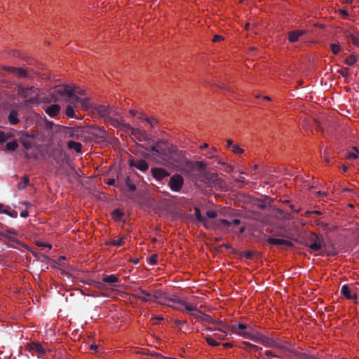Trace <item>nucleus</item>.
<instances>
[{
	"label": "nucleus",
	"mask_w": 359,
	"mask_h": 359,
	"mask_svg": "<svg viewBox=\"0 0 359 359\" xmlns=\"http://www.w3.org/2000/svg\"><path fill=\"white\" fill-rule=\"evenodd\" d=\"M168 162L178 171L188 175L191 178H197L196 170H203L204 163L201 161H191L186 157L185 152L173 146L168 155Z\"/></svg>",
	"instance_id": "obj_1"
},
{
	"label": "nucleus",
	"mask_w": 359,
	"mask_h": 359,
	"mask_svg": "<svg viewBox=\"0 0 359 359\" xmlns=\"http://www.w3.org/2000/svg\"><path fill=\"white\" fill-rule=\"evenodd\" d=\"M199 174L196 173L197 178H191L192 180H199L207 185L208 187L215 189L219 191H226V185L224 180L219 177L217 173L211 172L206 170V165L204 163L203 170H197Z\"/></svg>",
	"instance_id": "obj_2"
},
{
	"label": "nucleus",
	"mask_w": 359,
	"mask_h": 359,
	"mask_svg": "<svg viewBox=\"0 0 359 359\" xmlns=\"http://www.w3.org/2000/svg\"><path fill=\"white\" fill-rule=\"evenodd\" d=\"M172 147L173 145L170 144L168 141L161 140L152 145L148 151L166 160Z\"/></svg>",
	"instance_id": "obj_3"
},
{
	"label": "nucleus",
	"mask_w": 359,
	"mask_h": 359,
	"mask_svg": "<svg viewBox=\"0 0 359 359\" xmlns=\"http://www.w3.org/2000/svg\"><path fill=\"white\" fill-rule=\"evenodd\" d=\"M54 93L60 97H65V100L70 104H74L81 100V97L75 95V90L69 86H59L54 90Z\"/></svg>",
	"instance_id": "obj_4"
},
{
	"label": "nucleus",
	"mask_w": 359,
	"mask_h": 359,
	"mask_svg": "<svg viewBox=\"0 0 359 359\" xmlns=\"http://www.w3.org/2000/svg\"><path fill=\"white\" fill-rule=\"evenodd\" d=\"M83 134L85 142H88L95 138H102L106 136V131L103 128L96 125L82 126Z\"/></svg>",
	"instance_id": "obj_5"
},
{
	"label": "nucleus",
	"mask_w": 359,
	"mask_h": 359,
	"mask_svg": "<svg viewBox=\"0 0 359 359\" xmlns=\"http://www.w3.org/2000/svg\"><path fill=\"white\" fill-rule=\"evenodd\" d=\"M18 94L19 95L25 99L26 102L33 103L37 101L39 92L38 88H34V86H27L24 87L20 86L18 87Z\"/></svg>",
	"instance_id": "obj_6"
},
{
	"label": "nucleus",
	"mask_w": 359,
	"mask_h": 359,
	"mask_svg": "<svg viewBox=\"0 0 359 359\" xmlns=\"http://www.w3.org/2000/svg\"><path fill=\"white\" fill-rule=\"evenodd\" d=\"M229 327L231 329V331L236 333V334L257 343H261L262 338L264 336L260 332L251 328L248 331H238L235 325H231Z\"/></svg>",
	"instance_id": "obj_7"
},
{
	"label": "nucleus",
	"mask_w": 359,
	"mask_h": 359,
	"mask_svg": "<svg viewBox=\"0 0 359 359\" xmlns=\"http://www.w3.org/2000/svg\"><path fill=\"white\" fill-rule=\"evenodd\" d=\"M106 121L109 122L110 125H111L113 127L118 128L119 130L123 131L131 130L132 134L141 133V130L140 129H135L132 128L129 123H127L124 121V119L122 117L118 118L109 116Z\"/></svg>",
	"instance_id": "obj_8"
},
{
	"label": "nucleus",
	"mask_w": 359,
	"mask_h": 359,
	"mask_svg": "<svg viewBox=\"0 0 359 359\" xmlns=\"http://www.w3.org/2000/svg\"><path fill=\"white\" fill-rule=\"evenodd\" d=\"M304 245L313 251H320L323 248L322 241L315 233H311L305 240Z\"/></svg>",
	"instance_id": "obj_9"
},
{
	"label": "nucleus",
	"mask_w": 359,
	"mask_h": 359,
	"mask_svg": "<svg viewBox=\"0 0 359 359\" xmlns=\"http://www.w3.org/2000/svg\"><path fill=\"white\" fill-rule=\"evenodd\" d=\"M184 184V178L179 174H175L170 178L168 186L171 191L180 192L182 189Z\"/></svg>",
	"instance_id": "obj_10"
},
{
	"label": "nucleus",
	"mask_w": 359,
	"mask_h": 359,
	"mask_svg": "<svg viewBox=\"0 0 359 359\" xmlns=\"http://www.w3.org/2000/svg\"><path fill=\"white\" fill-rule=\"evenodd\" d=\"M287 344H289L285 341H282L278 339H275L274 341V346L273 348H276L277 350V352H276L278 354H280L282 355V358L287 355L288 353H292L294 350L290 349Z\"/></svg>",
	"instance_id": "obj_11"
},
{
	"label": "nucleus",
	"mask_w": 359,
	"mask_h": 359,
	"mask_svg": "<svg viewBox=\"0 0 359 359\" xmlns=\"http://www.w3.org/2000/svg\"><path fill=\"white\" fill-rule=\"evenodd\" d=\"M241 220L235 219L232 222H229L225 219H218L216 220V225L223 231L232 230L231 227H235L241 224Z\"/></svg>",
	"instance_id": "obj_12"
},
{
	"label": "nucleus",
	"mask_w": 359,
	"mask_h": 359,
	"mask_svg": "<svg viewBox=\"0 0 359 359\" xmlns=\"http://www.w3.org/2000/svg\"><path fill=\"white\" fill-rule=\"evenodd\" d=\"M25 350L31 352L32 355L35 352L38 356H42L46 354V350L43 346L39 342L28 343L25 346Z\"/></svg>",
	"instance_id": "obj_13"
},
{
	"label": "nucleus",
	"mask_w": 359,
	"mask_h": 359,
	"mask_svg": "<svg viewBox=\"0 0 359 359\" xmlns=\"http://www.w3.org/2000/svg\"><path fill=\"white\" fill-rule=\"evenodd\" d=\"M93 112L96 113L100 117L107 120L110 116L111 109L102 104H96L92 107Z\"/></svg>",
	"instance_id": "obj_14"
},
{
	"label": "nucleus",
	"mask_w": 359,
	"mask_h": 359,
	"mask_svg": "<svg viewBox=\"0 0 359 359\" xmlns=\"http://www.w3.org/2000/svg\"><path fill=\"white\" fill-rule=\"evenodd\" d=\"M151 172L152 177L158 181H161L163 178L170 175V173L162 168H153Z\"/></svg>",
	"instance_id": "obj_15"
},
{
	"label": "nucleus",
	"mask_w": 359,
	"mask_h": 359,
	"mask_svg": "<svg viewBox=\"0 0 359 359\" xmlns=\"http://www.w3.org/2000/svg\"><path fill=\"white\" fill-rule=\"evenodd\" d=\"M132 295L143 302H147L149 301L148 297H151V293L141 288L134 290V293Z\"/></svg>",
	"instance_id": "obj_16"
},
{
	"label": "nucleus",
	"mask_w": 359,
	"mask_h": 359,
	"mask_svg": "<svg viewBox=\"0 0 359 359\" xmlns=\"http://www.w3.org/2000/svg\"><path fill=\"white\" fill-rule=\"evenodd\" d=\"M268 244L273 245H287L288 247H292L293 245L292 243L289 240L275 238L273 237H269L266 240Z\"/></svg>",
	"instance_id": "obj_17"
},
{
	"label": "nucleus",
	"mask_w": 359,
	"mask_h": 359,
	"mask_svg": "<svg viewBox=\"0 0 359 359\" xmlns=\"http://www.w3.org/2000/svg\"><path fill=\"white\" fill-rule=\"evenodd\" d=\"M341 292L347 299L353 300L357 299L356 293H352V291L347 285H344L341 287Z\"/></svg>",
	"instance_id": "obj_18"
},
{
	"label": "nucleus",
	"mask_w": 359,
	"mask_h": 359,
	"mask_svg": "<svg viewBox=\"0 0 359 359\" xmlns=\"http://www.w3.org/2000/svg\"><path fill=\"white\" fill-rule=\"evenodd\" d=\"M151 297L154 299L158 301V303L161 305L166 306L167 303L165 302V293L163 292L160 290H155L154 294H151Z\"/></svg>",
	"instance_id": "obj_19"
},
{
	"label": "nucleus",
	"mask_w": 359,
	"mask_h": 359,
	"mask_svg": "<svg viewBox=\"0 0 359 359\" xmlns=\"http://www.w3.org/2000/svg\"><path fill=\"white\" fill-rule=\"evenodd\" d=\"M306 32L305 30H294L290 32L288 35V40L291 43H294L298 41L299 38L304 35Z\"/></svg>",
	"instance_id": "obj_20"
},
{
	"label": "nucleus",
	"mask_w": 359,
	"mask_h": 359,
	"mask_svg": "<svg viewBox=\"0 0 359 359\" xmlns=\"http://www.w3.org/2000/svg\"><path fill=\"white\" fill-rule=\"evenodd\" d=\"M130 165V166L135 167L139 170L142 172L147 171L149 168V165L147 163V161L142 159L137 161L136 162H131Z\"/></svg>",
	"instance_id": "obj_21"
},
{
	"label": "nucleus",
	"mask_w": 359,
	"mask_h": 359,
	"mask_svg": "<svg viewBox=\"0 0 359 359\" xmlns=\"http://www.w3.org/2000/svg\"><path fill=\"white\" fill-rule=\"evenodd\" d=\"M243 346H239L241 348H243L248 352H257V351H262V347H259L257 345H255L253 344H251L250 342H246V341H243Z\"/></svg>",
	"instance_id": "obj_22"
},
{
	"label": "nucleus",
	"mask_w": 359,
	"mask_h": 359,
	"mask_svg": "<svg viewBox=\"0 0 359 359\" xmlns=\"http://www.w3.org/2000/svg\"><path fill=\"white\" fill-rule=\"evenodd\" d=\"M0 213L6 214L13 218L18 217V212L14 210H10V208L3 204H0Z\"/></svg>",
	"instance_id": "obj_23"
},
{
	"label": "nucleus",
	"mask_w": 359,
	"mask_h": 359,
	"mask_svg": "<svg viewBox=\"0 0 359 359\" xmlns=\"http://www.w3.org/2000/svg\"><path fill=\"white\" fill-rule=\"evenodd\" d=\"M208 330L210 331H218V332L214 334V337L217 339L222 340L224 339L227 336V332L222 328L209 327Z\"/></svg>",
	"instance_id": "obj_24"
},
{
	"label": "nucleus",
	"mask_w": 359,
	"mask_h": 359,
	"mask_svg": "<svg viewBox=\"0 0 359 359\" xmlns=\"http://www.w3.org/2000/svg\"><path fill=\"white\" fill-rule=\"evenodd\" d=\"M8 69L12 72L17 73L21 77L27 78L29 77V74L27 69L21 68V67H8Z\"/></svg>",
	"instance_id": "obj_25"
},
{
	"label": "nucleus",
	"mask_w": 359,
	"mask_h": 359,
	"mask_svg": "<svg viewBox=\"0 0 359 359\" xmlns=\"http://www.w3.org/2000/svg\"><path fill=\"white\" fill-rule=\"evenodd\" d=\"M60 107L58 104H51L47 107L46 113L51 117H53L59 114Z\"/></svg>",
	"instance_id": "obj_26"
},
{
	"label": "nucleus",
	"mask_w": 359,
	"mask_h": 359,
	"mask_svg": "<svg viewBox=\"0 0 359 359\" xmlns=\"http://www.w3.org/2000/svg\"><path fill=\"white\" fill-rule=\"evenodd\" d=\"M18 116V112L15 110H12L8 116V122L12 125L18 124L20 123V120Z\"/></svg>",
	"instance_id": "obj_27"
},
{
	"label": "nucleus",
	"mask_w": 359,
	"mask_h": 359,
	"mask_svg": "<svg viewBox=\"0 0 359 359\" xmlns=\"http://www.w3.org/2000/svg\"><path fill=\"white\" fill-rule=\"evenodd\" d=\"M67 147L75 150L77 153H81L82 151V145L80 142L74 141H69L67 142Z\"/></svg>",
	"instance_id": "obj_28"
},
{
	"label": "nucleus",
	"mask_w": 359,
	"mask_h": 359,
	"mask_svg": "<svg viewBox=\"0 0 359 359\" xmlns=\"http://www.w3.org/2000/svg\"><path fill=\"white\" fill-rule=\"evenodd\" d=\"M102 280L107 283H118L119 280L118 278L114 274L104 276L102 277Z\"/></svg>",
	"instance_id": "obj_29"
},
{
	"label": "nucleus",
	"mask_w": 359,
	"mask_h": 359,
	"mask_svg": "<svg viewBox=\"0 0 359 359\" xmlns=\"http://www.w3.org/2000/svg\"><path fill=\"white\" fill-rule=\"evenodd\" d=\"M358 149L355 147H353L346 152V158L348 159H355L358 158Z\"/></svg>",
	"instance_id": "obj_30"
},
{
	"label": "nucleus",
	"mask_w": 359,
	"mask_h": 359,
	"mask_svg": "<svg viewBox=\"0 0 359 359\" xmlns=\"http://www.w3.org/2000/svg\"><path fill=\"white\" fill-rule=\"evenodd\" d=\"M74 139L85 142V137L83 134L82 126L75 127Z\"/></svg>",
	"instance_id": "obj_31"
},
{
	"label": "nucleus",
	"mask_w": 359,
	"mask_h": 359,
	"mask_svg": "<svg viewBox=\"0 0 359 359\" xmlns=\"http://www.w3.org/2000/svg\"><path fill=\"white\" fill-rule=\"evenodd\" d=\"M201 223H202L204 227L207 229H213L216 228L219 229L216 225V221H215L214 222H210L207 219V217H205L204 220H203Z\"/></svg>",
	"instance_id": "obj_32"
},
{
	"label": "nucleus",
	"mask_w": 359,
	"mask_h": 359,
	"mask_svg": "<svg viewBox=\"0 0 359 359\" xmlns=\"http://www.w3.org/2000/svg\"><path fill=\"white\" fill-rule=\"evenodd\" d=\"M275 339L264 336L261 344L265 347L273 348L274 346Z\"/></svg>",
	"instance_id": "obj_33"
},
{
	"label": "nucleus",
	"mask_w": 359,
	"mask_h": 359,
	"mask_svg": "<svg viewBox=\"0 0 359 359\" xmlns=\"http://www.w3.org/2000/svg\"><path fill=\"white\" fill-rule=\"evenodd\" d=\"M125 183H126V187L128 188V189L131 191H134L136 190L137 189V187L133 181V180H132L130 178V177L129 176H127L126 177V180H125Z\"/></svg>",
	"instance_id": "obj_34"
},
{
	"label": "nucleus",
	"mask_w": 359,
	"mask_h": 359,
	"mask_svg": "<svg viewBox=\"0 0 359 359\" xmlns=\"http://www.w3.org/2000/svg\"><path fill=\"white\" fill-rule=\"evenodd\" d=\"M18 147V143L16 140L9 142L6 144V149L9 151H14Z\"/></svg>",
	"instance_id": "obj_35"
},
{
	"label": "nucleus",
	"mask_w": 359,
	"mask_h": 359,
	"mask_svg": "<svg viewBox=\"0 0 359 359\" xmlns=\"http://www.w3.org/2000/svg\"><path fill=\"white\" fill-rule=\"evenodd\" d=\"M180 306H183L184 310L192 313L193 311H197V307L192 306L184 301H182Z\"/></svg>",
	"instance_id": "obj_36"
},
{
	"label": "nucleus",
	"mask_w": 359,
	"mask_h": 359,
	"mask_svg": "<svg viewBox=\"0 0 359 359\" xmlns=\"http://www.w3.org/2000/svg\"><path fill=\"white\" fill-rule=\"evenodd\" d=\"M65 114L67 117L69 118H73L75 116V111H74V107L69 104L66 107L65 109Z\"/></svg>",
	"instance_id": "obj_37"
},
{
	"label": "nucleus",
	"mask_w": 359,
	"mask_h": 359,
	"mask_svg": "<svg viewBox=\"0 0 359 359\" xmlns=\"http://www.w3.org/2000/svg\"><path fill=\"white\" fill-rule=\"evenodd\" d=\"M29 183V180L27 177L24 176L22 177V182L18 183V188L19 189H25Z\"/></svg>",
	"instance_id": "obj_38"
},
{
	"label": "nucleus",
	"mask_w": 359,
	"mask_h": 359,
	"mask_svg": "<svg viewBox=\"0 0 359 359\" xmlns=\"http://www.w3.org/2000/svg\"><path fill=\"white\" fill-rule=\"evenodd\" d=\"M194 211H195V217H196V221L201 223L203 220H204L205 217H204L201 215V210L198 208L195 207Z\"/></svg>",
	"instance_id": "obj_39"
},
{
	"label": "nucleus",
	"mask_w": 359,
	"mask_h": 359,
	"mask_svg": "<svg viewBox=\"0 0 359 359\" xmlns=\"http://www.w3.org/2000/svg\"><path fill=\"white\" fill-rule=\"evenodd\" d=\"M357 62V58L355 55H351L345 60V64L347 65H354Z\"/></svg>",
	"instance_id": "obj_40"
},
{
	"label": "nucleus",
	"mask_w": 359,
	"mask_h": 359,
	"mask_svg": "<svg viewBox=\"0 0 359 359\" xmlns=\"http://www.w3.org/2000/svg\"><path fill=\"white\" fill-rule=\"evenodd\" d=\"M10 137H11V135L9 133L0 130V144L4 143Z\"/></svg>",
	"instance_id": "obj_41"
},
{
	"label": "nucleus",
	"mask_w": 359,
	"mask_h": 359,
	"mask_svg": "<svg viewBox=\"0 0 359 359\" xmlns=\"http://www.w3.org/2000/svg\"><path fill=\"white\" fill-rule=\"evenodd\" d=\"M65 135L67 137L74 139L75 135V127L67 128L65 130Z\"/></svg>",
	"instance_id": "obj_42"
},
{
	"label": "nucleus",
	"mask_w": 359,
	"mask_h": 359,
	"mask_svg": "<svg viewBox=\"0 0 359 359\" xmlns=\"http://www.w3.org/2000/svg\"><path fill=\"white\" fill-rule=\"evenodd\" d=\"M205 341L210 346H217L219 344V343L217 342V341L210 336L205 337Z\"/></svg>",
	"instance_id": "obj_43"
},
{
	"label": "nucleus",
	"mask_w": 359,
	"mask_h": 359,
	"mask_svg": "<svg viewBox=\"0 0 359 359\" xmlns=\"http://www.w3.org/2000/svg\"><path fill=\"white\" fill-rule=\"evenodd\" d=\"M217 152V149L215 147H212L205 154V157L208 158H212L215 157V154Z\"/></svg>",
	"instance_id": "obj_44"
},
{
	"label": "nucleus",
	"mask_w": 359,
	"mask_h": 359,
	"mask_svg": "<svg viewBox=\"0 0 359 359\" xmlns=\"http://www.w3.org/2000/svg\"><path fill=\"white\" fill-rule=\"evenodd\" d=\"M183 300L179 299L178 297H171V298H168V297H165V302L167 303V302H172L174 304H180L181 305V303Z\"/></svg>",
	"instance_id": "obj_45"
},
{
	"label": "nucleus",
	"mask_w": 359,
	"mask_h": 359,
	"mask_svg": "<svg viewBox=\"0 0 359 359\" xmlns=\"http://www.w3.org/2000/svg\"><path fill=\"white\" fill-rule=\"evenodd\" d=\"M330 48L334 55H337L341 50V47L339 44L332 43L330 45Z\"/></svg>",
	"instance_id": "obj_46"
},
{
	"label": "nucleus",
	"mask_w": 359,
	"mask_h": 359,
	"mask_svg": "<svg viewBox=\"0 0 359 359\" xmlns=\"http://www.w3.org/2000/svg\"><path fill=\"white\" fill-rule=\"evenodd\" d=\"M145 121L150 124L151 128H154L158 123V120L155 117H147Z\"/></svg>",
	"instance_id": "obj_47"
},
{
	"label": "nucleus",
	"mask_w": 359,
	"mask_h": 359,
	"mask_svg": "<svg viewBox=\"0 0 359 359\" xmlns=\"http://www.w3.org/2000/svg\"><path fill=\"white\" fill-rule=\"evenodd\" d=\"M264 355L266 357H273V358H282V355L280 354L273 353L272 351H270V350L266 351L264 353Z\"/></svg>",
	"instance_id": "obj_48"
},
{
	"label": "nucleus",
	"mask_w": 359,
	"mask_h": 359,
	"mask_svg": "<svg viewBox=\"0 0 359 359\" xmlns=\"http://www.w3.org/2000/svg\"><path fill=\"white\" fill-rule=\"evenodd\" d=\"M235 326L238 331H248L250 330V327H249L247 325L241 323H239L237 326Z\"/></svg>",
	"instance_id": "obj_49"
},
{
	"label": "nucleus",
	"mask_w": 359,
	"mask_h": 359,
	"mask_svg": "<svg viewBox=\"0 0 359 359\" xmlns=\"http://www.w3.org/2000/svg\"><path fill=\"white\" fill-rule=\"evenodd\" d=\"M81 104V107L83 109H88L90 107V104L89 103V100L88 98H82L81 97V100L79 102Z\"/></svg>",
	"instance_id": "obj_50"
},
{
	"label": "nucleus",
	"mask_w": 359,
	"mask_h": 359,
	"mask_svg": "<svg viewBox=\"0 0 359 359\" xmlns=\"http://www.w3.org/2000/svg\"><path fill=\"white\" fill-rule=\"evenodd\" d=\"M124 213L120 209H115L113 211V215L118 219H120L123 216Z\"/></svg>",
	"instance_id": "obj_51"
},
{
	"label": "nucleus",
	"mask_w": 359,
	"mask_h": 359,
	"mask_svg": "<svg viewBox=\"0 0 359 359\" xmlns=\"http://www.w3.org/2000/svg\"><path fill=\"white\" fill-rule=\"evenodd\" d=\"M344 78L347 79L349 76L348 74V69L346 67H344L337 71Z\"/></svg>",
	"instance_id": "obj_52"
},
{
	"label": "nucleus",
	"mask_w": 359,
	"mask_h": 359,
	"mask_svg": "<svg viewBox=\"0 0 359 359\" xmlns=\"http://www.w3.org/2000/svg\"><path fill=\"white\" fill-rule=\"evenodd\" d=\"M242 256L248 259H252L254 257V252L250 250L245 251L242 253Z\"/></svg>",
	"instance_id": "obj_53"
},
{
	"label": "nucleus",
	"mask_w": 359,
	"mask_h": 359,
	"mask_svg": "<svg viewBox=\"0 0 359 359\" xmlns=\"http://www.w3.org/2000/svg\"><path fill=\"white\" fill-rule=\"evenodd\" d=\"M190 315L194 317L196 319H201L203 313L197 309V311L190 313Z\"/></svg>",
	"instance_id": "obj_54"
},
{
	"label": "nucleus",
	"mask_w": 359,
	"mask_h": 359,
	"mask_svg": "<svg viewBox=\"0 0 359 359\" xmlns=\"http://www.w3.org/2000/svg\"><path fill=\"white\" fill-rule=\"evenodd\" d=\"M111 243L115 246H121L124 243V238H120L118 240H113Z\"/></svg>",
	"instance_id": "obj_55"
},
{
	"label": "nucleus",
	"mask_w": 359,
	"mask_h": 359,
	"mask_svg": "<svg viewBox=\"0 0 359 359\" xmlns=\"http://www.w3.org/2000/svg\"><path fill=\"white\" fill-rule=\"evenodd\" d=\"M348 39L351 41L353 45L359 46V39L355 36L353 34H351V36H349Z\"/></svg>",
	"instance_id": "obj_56"
},
{
	"label": "nucleus",
	"mask_w": 359,
	"mask_h": 359,
	"mask_svg": "<svg viewBox=\"0 0 359 359\" xmlns=\"http://www.w3.org/2000/svg\"><path fill=\"white\" fill-rule=\"evenodd\" d=\"M157 255H152L149 259V264L151 265H155L157 263Z\"/></svg>",
	"instance_id": "obj_57"
},
{
	"label": "nucleus",
	"mask_w": 359,
	"mask_h": 359,
	"mask_svg": "<svg viewBox=\"0 0 359 359\" xmlns=\"http://www.w3.org/2000/svg\"><path fill=\"white\" fill-rule=\"evenodd\" d=\"M217 216V214L214 210H208L206 212V217L210 219L216 218Z\"/></svg>",
	"instance_id": "obj_58"
},
{
	"label": "nucleus",
	"mask_w": 359,
	"mask_h": 359,
	"mask_svg": "<svg viewBox=\"0 0 359 359\" xmlns=\"http://www.w3.org/2000/svg\"><path fill=\"white\" fill-rule=\"evenodd\" d=\"M232 151L236 154H242L244 152V150L243 149L240 148L239 146L237 144L232 146Z\"/></svg>",
	"instance_id": "obj_59"
},
{
	"label": "nucleus",
	"mask_w": 359,
	"mask_h": 359,
	"mask_svg": "<svg viewBox=\"0 0 359 359\" xmlns=\"http://www.w3.org/2000/svg\"><path fill=\"white\" fill-rule=\"evenodd\" d=\"M214 324L217 325H219L222 327H224V328H226V329H229L231 330V329L229 327L230 325H227L226 324H225L223 321L222 320H215V322H213Z\"/></svg>",
	"instance_id": "obj_60"
},
{
	"label": "nucleus",
	"mask_w": 359,
	"mask_h": 359,
	"mask_svg": "<svg viewBox=\"0 0 359 359\" xmlns=\"http://www.w3.org/2000/svg\"><path fill=\"white\" fill-rule=\"evenodd\" d=\"M201 320L207 321L208 323H213V322H215V320H213L211 316H210L208 315H206V314H204V313H203V315L202 316Z\"/></svg>",
	"instance_id": "obj_61"
},
{
	"label": "nucleus",
	"mask_w": 359,
	"mask_h": 359,
	"mask_svg": "<svg viewBox=\"0 0 359 359\" xmlns=\"http://www.w3.org/2000/svg\"><path fill=\"white\" fill-rule=\"evenodd\" d=\"M72 89L75 90V95L78 96H83L84 95V91L81 90L79 87H72Z\"/></svg>",
	"instance_id": "obj_62"
},
{
	"label": "nucleus",
	"mask_w": 359,
	"mask_h": 359,
	"mask_svg": "<svg viewBox=\"0 0 359 359\" xmlns=\"http://www.w3.org/2000/svg\"><path fill=\"white\" fill-rule=\"evenodd\" d=\"M22 144L26 149H29L32 148V144L28 140H22Z\"/></svg>",
	"instance_id": "obj_63"
},
{
	"label": "nucleus",
	"mask_w": 359,
	"mask_h": 359,
	"mask_svg": "<svg viewBox=\"0 0 359 359\" xmlns=\"http://www.w3.org/2000/svg\"><path fill=\"white\" fill-rule=\"evenodd\" d=\"M106 183L109 186L117 187L116 180L114 178L108 179Z\"/></svg>",
	"instance_id": "obj_64"
}]
</instances>
